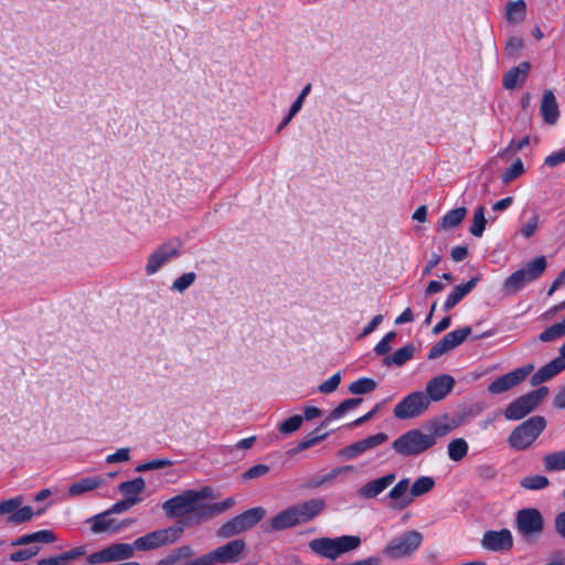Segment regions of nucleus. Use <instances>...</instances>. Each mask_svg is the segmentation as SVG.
<instances>
[{
  "label": "nucleus",
  "instance_id": "6",
  "mask_svg": "<svg viewBox=\"0 0 565 565\" xmlns=\"http://www.w3.org/2000/svg\"><path fill=\"white\" fill-rule=\"evenodd\" d=\"M434 447L433 438L420 429H411L396 438L392 448L403 457L418 456Z\"/></svg>",
  "mask_w": 565,
  "mask_h": 565
},
{
  "label": "nucleus",
  "instance_id": "14",
  "mask_svg": "<svg viewBox=\"0 0 565 565\" xmlns=\"http://www.w3.org/2000/svg\"><path fill=\"white\" fill-rule=\"evenodd\" d=\"M534 371V364L529 363L499 376L488 385V392L497 395L505 393L522 383Z\"/></svg>",
  "mask_w": 565,
  "mask_h": 565
},
{
  "label": "nucleus",
  "instance_id": "45",
  "mask_svg": "<svg viewBox=\"0 0 565 565\" xmlns=\"http://www.w3.org/2000/svg\"><path fill=\"white\" fill-rule=\"evenodd\" d=\"M486 225L487 218L484 216V207L480 205L475 210L472 224L469 231L471 235L476 237H481L484 232Z\"/></svg>",
  "mask_w": 565,
  "mask_h": 565
},
{
  "label": "nucleus",
  "instance_id": "12",
  "mask_svg": "<svg viewBox=\"0 0 565 565\" xmlns=\"http://www.w3.org/2000/svg\"><path fill=\"white\" fill-rule=\"evenodd\" d=\"M135 552L134 543H113L98 552L89 554L87 563L97 565L129 559L135 555Z\"/></svg>",
  "mask_w": 565,
  "mask_h": 565
},
{
  "label": "nucleus",
  "instance_id": "35",
  "mask_svg": "<svg viewBox=\"0 0 565 565\" xmlns=\"http://www.w3.org/2000/svg\"><path fill=\"white\" fill-rule=\"evenodd\" d=\"M543 467L546 472L565 470V450L545 455L543 457Z\"/></svg>",
  "mask_w": 565,
  "mask_h": 565
},
{
  "label": "nucleus",
  "instance_id": "1",
  "mask_svg": "<svg viewBox=\"0 0 565 565\" xmlns=\"http://www.w3.org/2000/svg\"><path fill=\"white\" fill-rule=\"evenodd\" d=\"M204 503H196L191 494V490H184L162 503V510L168 519L181 518L174 526L182 529L191 527L204 523L200 519V512Z\"/></svg>",
  "mask_w": 565,
  "mask_h": 565
},
{
  "label": "nucleus",
  "instance_id": "33",
  "mask_svg": "<svg viewBox=\"0 0 565 565\" xmlns=\"http://www.w3.org/2000/svg\"><path fill=\"white\" fill-rule=\"evenodd\" d=\"M414 353L415 347L413 344H406L403 348L396 350L392 355H386L383 360V363L386 366H402L414 356Z\"/></svg>",
  "mask_w": 565,
  "mask_h": 565
},
{
  "label": "nucleus",
  "instance_id": "47",
  "mask_svg": "<svg viewBox=\"0 0 565 565\" xmlns=\"http://www.w3.org/2000/svg\"><path fill=\"white\" fill-rule=\"evenodd\" d=\"M244 533L239 527L238 521L236 518H232L227 522H225L222 526H220L216 531V535L220 539H230L235 535Z\"/></svg>",
  "mask_w": 565,
  "mask_h": 565
},
{
  "label": "nucleus",
  "instance_id": "60",
  "mask_svg": "<svg viewBox=\"0 0 565 565\" xmlns=\"http://www.w3.org/2000/svg\"><path fill=\"white\" fill-rule=\"evenodd\" d=\"M268 471H269V466L259 463V465H255L252 468H249L248 470H246L242 475V478L244 480H252V479H256V478H260V477L265 476Z\"/></svg>",
  "mask_w": 565,
  "mask_h": 565
},
{
  "label": "nucleus",
  "instance_id": "52",
  "mask_svg": "<svg viewBox=\"0 0 565 565\" xmlns=\"http://www.w3.org/2000/svg\"><path fill=\"white\" fill-rule=\"evenodd\" d=\"M23 503V497L17 495L14 498H10L0 502V515L9 514L15 512L18 508Z\"/></svg>",
  "mask_w": 565,
  "mask_h": 565
},
{
  "label": "nucleus",
  "instance_id": "55",
  "mask_svg": "<svg viewBox=\"0 0 565 565\" xmlns=\"http://www.w3.org/2000/svg\"><path fill=\"white\" fill-rule=\"evenodd\" d=\"M340 383H341V373L337 372L331 377H329L327 381L322 382L318 386V391L321 394L333 393L339 387Z\"/></svg>",
  "mask_w": 565,
  "mask_h": 565
},
{
  "label": "nucleus",
  "instance_id": "64",
  "mask_svg": "<svg viewBox=\"0 0 565 565\" xmlns=\"http://www.w3.org/2000/svg\"><path fill=\"white\" fill-rule=\"evenodd\" d=\"M554 525L556 533L565 540V511L556 515Z\"/></svg>",
  "mask_w": 565,
  "mask_h": 565
},
{
  "label": "nucleus",
  "instance_id": "3",
  "mask_svg": "<svg viewBox=\"0 0 565 565\" xmlns=\"http://www.w3.org/2000/svg\"><path fill=\"white\" fill-rule=\"evenodd\" d=\"M246 543L242 539L233 540L218 546L212 552L204 554L195 559L188 561L182 565H215L234 564L244 558Z\"/></svg>",
  "mask_w": 565,
  "mask_h": 565
},
{
  "label": "nucleus",
  "instance_id": "58",
  "mask_svg": "<svg viewBox=\"0 0 565 565\" xmlns=\"http://www.w3.org/2000/svg\"><path fill=\"white\" fill-rule=\"evenodd\" d=\"M30 540L32 543H54L56 541L55 534L51 530H40L33 533H30Z\"/></svg>",
  "mask_w": 565,
  "mask_h": 565
},
{
  "label": "nucleus",
  "instance_id": "61",
  "mask_svg": "<svg viewBox=\"0 0 565 565\" xmlns=\"http://www.w3.org/2000/svg\"><path fill=\"white\" fill-rule=\"evenodd\" d=\"M129 448H119L116 452L106 457L107 463L126 462L129 460Z\"/></svg>",
  "mask_w": 565,
  "mask_h": 565
},
{
  "label": "nucleus",
  "instance_id": "23",
  "mask_svg": "<svg viewBox=\"0 0 565 565\" xmlns=\"http://www.w3.org/2000/svg\"><path fill=\"white\" fill-rule=\"evenodd\" d=\"M458 427V423L455 419H450L447 415L431 420L427 425L428 436L433 438V445L437 444V439L447 436L455 428Z\"/></svg>",
  "mask_w": 565,
  "mask_h": 565
},
{
  "label": "nucleus",
  "instance_id": "38",
  "mask_svg": "<svg viewBox=\"0 0 565 565\" xmlns=\"http://www.w3.org/2000/svg\"><path fill=\"white\" fill-rule=\"evenodd\" d=\"M468 449V443L463 438L452 439L447 447L448 457L452 461H460L467 456Z\"/></svg>",
  "mask_w": 565,
  "mask_h": 565
},
{
  "label": "nucleus",
  "instance_id": "62",
  "mask_svg": "<svg viewBox=\"0 0 565 565\" xmlns=\"http://www.w3.org/2000/svg\"><path fill=\"white\" fill-rule=\"evenodd\" d=\"M523 47V40L518 36H512L508 40L505 52L508 55H515Z\"/></svg>",
  "mask_w": 565,
  "mask_h": 565
},
{
  "label": "nucleus",
  "instance_id": "2",
  "mask_svg": "<svg viewBox=\"0 0 565 565\" xmlns=\"http://www.w3.org/2000/svg\"><path fill=\"white\" fill-rule=\"evenodd\" d=\"M361 537L358 535H341L337 537H318L309 542L308 546L316 555L335 561L343 554L360 547Z\"/></svg>",
  "mask_w": 565,
  "mask_h": 565
},
{
  "label": "nucleus",
  "instance_id": "41",
  "mask_svg": "<svg viewBox=\"0 0 565 565\" xmlns=\"http://www.w3.org/2000/svg\"><path fill=\"white\" fill-rule=\"evenodd\" d=\"M146 488V482L141 477L135 478L130 481L121 482L118 486V490L122 492L126 498L138 497Z\"/></svg>",
  "mask_w": 565,
  "mask_h": 565
},
{
  "label": "nucleus",
  "instance_id": "63",
  "mask_svg": "<svg viewBox=\"0 0 565 565\" xmlns=\"http://www.w3.org/2000/svg\"><path fill=\"white\" fill-rule=\"evenodd\" d=\"M563 162H565V149L551 153L544 160L547 167H556Z\"/></svg>",
  "mask_w": 565,
  "mask_h": 565
},
{
  "label": "nucleus",
  "instance_id": "8",
  "mask_svg": "<svg viewBox=\"0 0 565 565\" xmlns=\"http://www.w3.org/2000/svg\"><path fill=\"white\" fill-rule=\"evenodd\" d=\"M182 534L179 526H169L151 531L134 541L135 551L148 552L177 542Z\"/></svg>",
  "mask_w": 565,
  "mask_h": 565
},
{
  "label": "nucleus",
  "instance_id": "49",
  "mask_svg": "<svg viewBox=\"0 0 565 565\" xmlns=\"http://www.w3.org/2000/svg\"><path fill=\"white\" fill-rule=\"evenodd\" d=\"M303 423V417L301 415H294L280 423L278 426V430L282 435H289L297 431Z\"/></svg>",
  "mask_w": 565,
  "mask_h": 565
},
{
  "label": "nucleus",
  "instance_id": "53",
  "mask_svg": "<svg viewBox=\"0 0 565 565\" xmlns=\"http://www.w3.org/2000/svg\"><path fill=\"white\" fill-rule=\"evenodd\" d=\"M539 222H540V216L537 213H534L519 230L520 234L524 237V238H530L532 237L536 230H537V226H539Z\"/></svg>",
  "mask_w": 565,
  "mask_h": 565
},
{
  "label": "nucleus",
  "instance_id": "28",
  "mask_svg": "<svg viewBox=\"0 0 565 565\" xmlns=\"http://www.w3.org/2000/svg\"><path fill=\"white\" fill-rule=\"evenodd\" d=\"M266 515V510L262 507H256L244 511L236 515L239 527L243 532L253 529L258 522H260Z\"/></svg>",
  "mask_w": 565,
  "mask_h": 565
},
{
  "label": "nucleus",
  "instance_id": "40",
  "mask_svg": "<svg viewBox=\"0 0 565 565\" xmlns=\"http://www.w3.org/2000/svg\"><path fill=\"white\" fill-rule=\"evenodd\" d=\"M377 384L373 379L360 377L349 385V392L353 395H362L373 392Z\"/></svg>",
  "mask_w": 565,
  "mask_h": 565
},
{
  "label": "nucleus",
  "instance_id": "11",
  "mask_svg": "<svg viewBox=\"0 0 565 565\" xmlns=\"http://www.w3.org/2000/svg\"><path fill=\"white\" fill-rule=\"evenodd\" d=\"M544 518L540 510L525 508L516 512L515 527L526 540H534L541 536L544 531Z\"/></svg>",
  "mask_w": 565,
  "mask_h": 565
},
{
  "label": "nucleus",
  "instance_id": "51",
  "mask_svg": "<svg viewBox=\"0 0 565 565\" xmlns=\"http://www.w3.org/2000/svg\"><path fill=\"white\" fill-rule=\"evenodd\" d=\"M173 462L170 459L166 458H157L147 462H143L136 467V471L138 472H146L149 470H157L162 469L167 467H171Z\"/></svg>",
  "mask_w": 565,
  "mask_h": 565
},
{
  "label": "nucleus",
  "instance_id": "48",
  "mask_svg": "<svg viewBox=\"0 0 565 565\" xmlns=\"http://www.w3.org/2000/svg\"><path fill=\"white\" fill-rule=\"evenodd\" d=\"M196 279V274L193 271L184 273L179 276L171 286V290L177 292H184Z\"/></svg>",
  "mask_w": 565,
  "mask_h": 565
},
{
  "label": "nucleus",
  "instance_id": "54",
  "mask_svg": "<svg viewBox=\"0 0 565 565\" xmlns=\"http://www.w3.org/2000/svg\"><path fill=\"white\" fill-rule=\"evenodd\" d=\"M476 476L483 481H491L493 480L498 471L493 465L490 463H482L476 467L475 469Z\"/></svg>",
  "mask_w": 565,
  "mask_h": 565
},
{
  "label": "nucleus",
  "instance_id": "26",
  "mask_svg": "<svg viewBox=\"0 0 565 565\" xmlns=\"http://www.w3.org/2000/svg\"><path fill=\"white\" fill-rule=\"evenodd\" d=\"M301 524L295 505L280 511L270 520V526L274 531H282Z\"/></svg>",
  "mask_w": 565,
  "mask_h": 565
},
{
  "label": "nucleus",
  "instance_id": "4",
  "mask_svg": "<svg viewBox=\"0 0 565 565\" xmlns=\"http://www.w3.org/2000/svg\"><path fill=\"white\" fill-rule=\"evenodd\" d=\"M546 427L543 416H533L518 425L508 438L511 448L524 450L529 448Z\"/></svg>",
  "mask_w": 565,
  "mask_h": 565
},
{
  "label": "nucleus",
  "instance_id": "10",
  "mask_svg": "<svg viewBox=\"0 0 565 565\" xmlns=\"http://www.w3.org/2000/svg\"><path fill=\"white\" fill-rule=\"evenodd\" d=\"M548 394V387L541 386L535 391H532L527 394H524L512 403H510L505 411L504 417L508 420H519L529 415L532 411H534L541 401L546 397Z\"/></svg>",
  "mask_w": 565,
  "mask_h": 565
},
{
  "label": "nucleus",
  "instance_id": "34",
  "mask_svg": "<svg viewBox=\"0 0 565 565\" xmlns=\"http://www.w3.org/2000/svg\"><path fill=\"white\" fill-rule=\"evenodd\" d=\"M467 215V209L461 206L447 212L439 224L441 230H451L461 224Z\"/></svg>",
  "mask_w": 565,
  "mask_h": 565
},
{
  "label": "nucleus",
  "instance_id": "21",
  "mask_svg": "<svg viewBox=\"0 0 565 565\" xmlns=\"http://www.w3.org/2000/svg\"><path fill=\"white\" fill-rule=\"evenodd\" d=\"M540 111L543 120L547 125H555L559 118V107L553 90L544 92L540 105Z\"/></svg>",
  "mask_w": 565,
  "mask_h": 565
},
{
  "label": "nucleus",
  "instance_id": "50",
  "mask_svg": "<svg viewBox=\"0 0 565 565\" xmlns=\"http://www.w3.org/2000/svg\"><path fill=\"white\" fill-rule=\"evenodd\" d=\"M524 172V166L520 158H518L510 168H508L502 174H501V181L504 184H509L514 179L523 174Z\"/></svg>",
  "mask_w": 565,
  "mask_h": 565
},
{
  "label": "nucleus",
  "instance_id": "9",
  "mask_svg": "<svg viewBox=\"0 0 565 565\" xmlns=\"http://www.w3.org/2000/svg\"><path fill=\"white\" fill-rule=\"evenodd\" d=\"M182 242L178 238L160 244L147 258L145 271L147 276L157 274L163 266L181 255Z\"/></svg>",
  "mask_w": 565,
  "mask_h": 565
},
{
  "label": "nucleus",
  "instance_id": "24",
  "mask_svg": "<svg viewBox=\"0 0 565 565\" xmlns=\"http://www.w3.org/2000/svg\"><path fill=\"white\" fill-rule=\"evenodd\" d=\"M479 280V276H473L466 284L456 286L445 300L444 311H449L459 303L477 286Z\"/></svg>",
  "mask_w": 565,
  "mask_h": 565
},
{
  "label": "nucleus",
  "instance_id": "15",
  "mask_svg": "<svg viewBox=\"0 0 565 565\" xmlns=\"http://www.w3.org/2000/svg\"><path fill=\"white\" fill-rule=\"evenodd\" d=\"M471 333L470 327L460 328L447 333L440 341L431 347L428 353L429 360H435L459 347Z\"/></svg>",
  "mask_w": 565,
  "mask_h": 565
},
{
  "label": "nucleus",
  "instance_id": "17",
  "mask_svg": "<svg viewBox=\"0 0 565 565\" xmlns=\"http://www.w3.org/2000/svg\"><path fill=\"white\" fill-rule=\"evenodd\" d=\"M481 546L491 552L509 551L513 546L512 533L508 529L486 531L481 540Z\"/></svg>",
  "mask_w": 565,
  "mask_h": 565
},
{
  "label": "nucleus",
  "instance_id": "39",
  "mask_svg": "<svg viewBox=\"0 0 565 565\" xmlns=\"http://www.w3.org/2000/svg\"><path fill=\"white\" fill-rule=\"evenodd\" d=\"M526 4L523 0L509 2L507 6V20L510 23H519L525 17Z\"/></svg>",
  "mask_w": 565,
  "mask_h": 565
},
{
  "label": "nucleus",
  "instance_id": "20",
  "mask_svg": "<svg viewBox=\"0 0 565 565\" xmlns=\"http://www.w3.org/2000/svg\"><path fill=\"white\" fill-rule=\"evenodd\" d=\"M396 479L395 473H387L377 479L364 483L359 490L358 495L361 499H374L383 493Z\"/></svg>",
  "mask_w": 565,
  "mask_h": 565
},
{
  "label": "nucleus",
  "instance_id": "43",
  "mask_svg": "<svg viewBox=\"0 0 565 565\" xmlns=\"http://www.w3.org/2000/svg\"><path fill=\"white\" fill-rule=\"evenodd\" d=\"M550 480L545 476L530 475L520 480V486L526 490H542L548 487Z\"/></svg>",
  "mask_w": 565,
  "mask_h": 565
},
{
  "label": "nucleus",
  "instance_id": "7",
  "mask_svg": "<svg viewBox=\"0 0 565 565\" xmlns=\"http://www.w3.org/2000/svg\"><path fill=\"white\" fill-rule=\"evenodd\" d=\"M423 542V534L416 530L406 531L393 537L383 548L384 556L392 559L407 557L415 553Z\"/></svg>",
  "mask_w": 565,
  "mask_h": 565
},
{
  "label": "nucleus",
  "instance_id": "44",
  "mask_svg": "<svg viewBox=\"0 0 565 565\" xmlns=\"http://www.w3.org/2000/svg\"><path fill=\"white\" fill-rule=\"evenodd\" d=\"M435 486V480L431 477H420L411 487V494L414 498L420 497L429 492Z\"/></svg>",
  "mask_w": 565,
  "mask_h": 565
},
{
  "label": "nucleus",
  "instance_id": "42",
  "mask_svg": "<svg viewBox=\"0 0 565 565\" xmlns=\"http://www.w3.org/2000/svg\"><path fill=\"white\" fill-rule=\"evenodd\" d=\"M42 510L34 513L33 509L29 505L18 508L14 513L8 516L7 522L12 524H21L29 522L33 519L34 514L40 515Z\"/></svg>",
  "mask_w": 565,
  "mask_h": 565
},
{
  "label": "nucleus",
  "instance_id": "25",
  "mask_svg": "<svg viewBox=\"0 0 565 565\" xmlns=\"http://www.w3.org/2000/svg\"><path fill=\"white\" fill-rule=\"evenodd\" d=\"M531 64L522 62L518 66L510 68L503 76L502 85L505 89H514L519 84H523L529 75Z\"/></svg>",
  "mask_w": 565,
  "mask_h": 565
},
{
  "label": "nucleus",
  "instance_id": "32",
  "mask_svg": "<svg viewBox=\"0 0 565 565\" xmlns=\"http://www.w3.org/2000/svg\"><path fill=\"white\" fill-rule=\"evenodd\" d=\"M103 483V478L99 476L90 477V478H82L81 480L72 483L68 488V494L71 497L81 495L87 491H92Z\"/></svg>",
  "mask_w": 565,
  "mask_h": 565
},
{
  "label": "nucleus",
  "instance_id": "46",
  "mask_svg": "<svg viewBox=\"0 0 565 565\" xmlns=\"http://www.w3.org/2000/svg\"><path fill=\"white\" fill-rule=\"evenodd\" d=\"M565 335V319L561 322L554 323L547 329H545L540 335L539 339L542 342H552L561 337Z\"/></svg>",
  "mask_w": 565,
  "mask_h": 565
},
{
  "label": "nucleus",
  "instance_id": "22",
  "mask_svg": "<svg viewBox=\"0 0 565 565\" xmlns=\"http://www.w3.org/2000/svg\"><path fill=\"white\" fill-rule=\"evenodd\" d=\"M294 505L300 523H307L324 510L326 501L321 498H315Z\"/></svg>",
  "mask_w": 565,
  "mask_h": 565
},
{
  "label": "nucleus",
  "instance_id": "13",
  "mask_svg": "<svg viewBox=\"0 0 565 565\" xmlns=\"http://www.w3.org/2000/svg\"><path fill=\"white\" fill-rule=\"evenodd\" d=\"M429 404V398L425 393H411L395 406L394 416L398 419L418 417L428 409Z\"/></svg>",
  "mask_w": 565,
  "mask_h": 565
},
{
  "label": "nucleus",
  "instance_id": "18",
  "mask_svg": "<svg viewBox=\"0 0 565 565\" xmlns=\"http://www.w3.org/2000/svg\"><path fill=\"white\" fill-rule=\"evenodd\" d=\"M455 380L448 374L438 375L428 381L426 385L427 397L430 401L438 402L444 399L452 390Z\"/></svg>",
  "mask_w": 565,
  "mask_h": 565
},
{
  "label": "nucleus",
  "instance_id": "37",
  "mask_svg": "<svg viewBox=\"0 0 565 565\" xmlns=\"http://www.w3.org/2000/svg\"><path fill=\"white\" fill-rule=\"evenodd\" d=\"M194 555L190 545H182L171 551L166 557L161 558L157 565H173L182 559H188Z\"/></svg>",
  "mask_w": 565,
  "mask_h": 565
},
{
  "label": "nucleus",
  "instance_id": "59",
  "mask_svg": "<svg viewBox=\"0 0 565 565\" xmlns=\"http://www.w3.org/2000/svg\"><path fill=\"white\" fill-rule=\"evenodd\" d=\"M138 502H140V498H138V497H128V498H126V499H124V500L113 504L111 508L108 509V511L110 513H121V512H125V511L129 510L130 508H132Z\"/></svg>",
  "mask_w": 565,
  "mask_h": 565
},
{
  "label": "nucleus",
  "instance_id": "27",
  "mask_svg": "<svg viewBox=\"0 0 565 565\" xmlns=\"http://www.w3.org/2000/svg\"><path fill=\"white\" fill-rule=\"evenodd\" d=\"M411 490V482L408 478L399 480L388 492V499L396 502L399 509L408 507L413 502L412 494H407Z\"/></svg>",
  "mask_w": 565,
  "mask_h": 565
},
{
  "label": "nucleus",
  "instance_id": "29",
  "mask_svg": "<svg viewBox=\"0 0 565 565\" xmlns=\"http://www.w3.org/2000/svg\"><path fill=\"white\" fill-rule=\"evenodd\" d=\"M351 470H353L352 466H343V467L333 468L328 473H326L321 477H315V478L309 479L303 484V487L309 490L321 488L324 484L331 483L339 476L344 475Z\"/></svg>",
  "mask_w": 565,
  "mask_h": 565
},
{
  "label": "nucleus",
  "instance_id": "36",
  "mask_svg": "<svg viewBox=\"0 0 565 565\" xmlns=\"http://www.w3.org/2000/svg\"><path fill=\"white\" fill-rule=\"evenodd\" d=\"M361 397L349 398L340 403L326 418L322 425H326L332 420L341 418L345 413L356 408L362 403Z\"/></svg>",
  "mask_w": 565,
  "mask_h": 565
},
{
  "label": "nucleus",
  "instance_id": "56",
  "mask_svg": "<svg viewBox=\"0 0 565 565\" xmlns=\"http://www.w3.org/2000/svg\"><path fill=\"white\" fill-rule=\"evenodd\" d=\"M327 436H328V433H324V434L316 436V437L307 436L294 449H291L290 452L297 454L302 450H306V449L319 444L323 439H326Z\"/></svg>",
  "mask_w": 565,
  "mask_h": 565
},
{
  "label": "nucleus",
  "instance_id": "16",
  "mask_svg": "<svg viewBox=\"0 0 565 565\" xmlns=\"http://www.w3.org/2000/svg\"><path fill=\"white\" fill-rule=\"evenodd\" d=\"M387 439L388 436L385 433H377L340 449L338 457L343 460H352L365 451L384 444Z\"/></svg>",
  "mask_w": 565,
  "mask_h": 565
},
{
  "label": "nucleus",
  "instance_id": "5",
  "mask_svg": "<svg viewBox=\"0 0 565 565\" xmlns=\"http://www.w3.org/2000/svg\"><path fill=\"white\" fill-rule=\"evenodd\" d=\"M546 269V258L539 256L522 268L512 273L503 282L507 295H515L526 284L537 279Z\"/></svg>",
  "mask_w": 565,
  "mask_h": 565
},
{
  "label": "nucleus",
  "instance_id": "31",
  "mask_svg": "<svg viewBox=\"0 0 565 565\" xmlns=\"http://www.w3.org/2000/svg\"><path fill=\"white\" fill-rule=\"evenodd\" d=\"M111 513L107 510L102 512L90 519L87 522L92 523L90 530L95 534H99L103 532H116L117 527L115 521L113 519H108V515Z\"/></svg>",
  "mask_w": 565,
  "mask_h": 565
},
{
  "label": "nucleus",
  "instance_id": "19",
  "mask_svg": "<svg viewBox=\"0 0 565 565\" xmlns=\"http://www.w3.org/2000/svg\"><path fill=\"white\" fill-rule=\"evenodd\" d=\"M565 370V358L559 353V356L553 359L547 364L540 367L532 374L530 383L532 386H537L544 382L550 381L557 374Z\"/></svg>",
  "mask_w": 565,
  "mask_h": 565
},
{
  "label": "nucleus",
  "instance_id": "57",
  "mask_svg": "<svg viewBox=\"0 0 565 565\" xmlns=\"http://www.w3.org/2000/svg\"><path fill=\"white\" fill-rule=\"evenodd\" d=\"M39 547H28L24 550H19L10 554L9 558L11 562L19 563L31 559L39 553Z\"/></svg>",
  "mask_w": 565,
  "mask_h": 565
},
{
  "label": "nucleus",
  "instance_id": "30",
  "mask_svg": "<svg viewBox=\"0 0 565 565\" xmlns=\"http://www.w3.org/2000/svg\"><path fill=\"white\" fill-rule=\"evenodd\" d=\"M236 503L233 497H228L225 500L216 503H204L200 512V519L209 521L210 519L230 510Z\"/></svg>",
  "mask_w": 565,
  "mask_h": 565
}]
</instances>
